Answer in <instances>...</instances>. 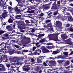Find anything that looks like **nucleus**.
Returning <instances> with one entry per match:
<instances>
[{
    "mask_svg": "<svg viewBox=\"0 0 73 73\" xmlns=\"http://www.w3.org/2000/svg\"><path fill=\"white\" fill-rule=\"evenodd\" d=\"M47 25H48V27H50L52 26V23H50L47 24Z\"/></svg>",
    "mask_w": 73,
    "mask_h": 73,
    "instance_id": "nucleus-38",
    "label": "nucleus"
},
{
    "mask_svg": "<svg viewBox=\"0 0 73 73\" xmlns=\"http://www.w3.org/2000/svg\"><path fill=\"white\" fill-rule=\"evenodd\" d=\"M31 9L30 8H29L28 9V11L27 12H28V13H34V11L33 10H31L30 11H30Z\"/></svg>",
    "mask_w": 73,
    "mask_h": 73,
    "instance_id": "nucleus-16",
    "label": "nucleus"
},
{
    "mask_svg": "<svg viewBox=\"0 0 73 73\" xmlns=\"http://www.w3.org/2000/svg\"><path fill=\"white\" fill-rule=\"evenodd\" d=\"M64 58V56H62V55H60V56H58L57 58H62V59H64V58Z\"/></svg>",
    "mask_w": 73,
    "mask_h": 73,
    "instance_id": "nucleus-23",
    "label": "nucleus"
},
{
    "mask_svg": "<svg viewBox=\"0 0 73 73\" xmlns=\"http://www.w3.org/2000/svg\"><path fill=\"white\" fill-rule=\"evenodd\" d=\"M2 70H3V71H5V68L4 66V67L2 68Z\"/></svg>",
    "mask_w": 73,
    "mask_h": 73,
    "instance_id": "nucleus-52",
    "label": "nucleus"
},
{
    "mask_svg": "<svg viewBox=\"0 0 73 73\" xmlns=\"http://www.w3.org/2000/svg\"><path fill=\"white\" fill-rule=\"evenodd\" d=\"M2 17L3 18L5 19V17H7V15H6V14H4L3 15H2Z\"/></svg>",
    "mask_w": 73,
    "mask_h": 73,
    "instance_id": "nucleus-37",
    "label": "nucleus"
},
{
    "mask_svg": "<svg viewBox=\"0 0 73 73\" xmlns=\"http://www.w3.org/2000/svg\"><path fill=\"white\" fill-rule=\"evenodd\" d=\"M8 8L9 11H12V10H13L14 9V7H11L9 6H8Z\"/></svg>",
    "mask_w": 73,
    "mask_h": 73,
    "instance_id": "nucleus-18",
    "label": "nucleus"
},
{
    "mask_svg": "<svg viewBox=\"0 0 73 73\" xmlns=\"http://www.w3.org/2000/svg\"><path fill=\"white\" fill-rule=\"evenodd\" d=\"M4 65L3 64H0V68H4Z\"/></svg>",
    "mask_w": 73,
    "mask_h": 73,
    "instance_id": "nucleus-60",
    "label": "nucleus"
},
{
    "mask_svg": "<svg viewBox=\"0 0 73 73\" xmlns=\"http://www.w3.org/2000/svg\"><path fill=\"white\" fill-rule=\"evenodd\" d=\"M46 48L47 49H52V48H54V46H46Z\"/></svg>",
    "mask_w": 73,
    "mask_h": 73,
    "instance_id": "nucleus-14",
    "label": "nucleus"
},
{
    "mask_svg": "<svg viewBox=\"0 0 73 73\" xmlns=\"http://www.w3.org/2000/svg\"><path fill=\"white\" fill-rule=\"evenodd\" d=\"M57 4L56 2H55L52 4V9H57L58 8L60 7V1H58L57 3Z\"/></svg>",
    "mask_w": 73,
    "mask_h": 73,
    "instance_id": "nucleus-3",
    "label": "nucleus"
},
{
    "mask_svg": "<svg viewBox=\"0 0 73 73\" xmlns=\"http://www.w3.org/2000/svg\"><path fill=\"white\" fill-rule=\"evenodd\" d=\"M15 60H14L13 62H17V61H20V58H18L17 57H15L14 58Z\"/></svg>",
    "mask_w": 73,
    "mask_h": 73,
    "instance_id": "nucleus-12",
    "label": "nucleus"
},
{
    "mask_svg": "<svg viewBox=\"0 0 73 73\" xmlns=\"http://www.w3.org/2000/svg\"><path fill=\"white\" fill-rule=\"evenodd\" d=\"M41 53V50H40L38 48H37L36 50V51L35 52V54L36 55L37 54L39 55V54H40Z\"/></svg>",
    "mask_w": 73,
    "mask_h": 73,
    "instance_id": "nucleus-8",
    "label": "nucleus"
},
{
    "mask_svg": "<svg viewBox=\"0 0 73 73\" xmlns=\"http://www.w3.org/2000/svg\"><path fill=\"white\" fill-rule=\"evenodd\" d=\"M3 36L4 37H8V35L7 34H3Z\"/></svg>",
    "mask_w": 73,
    "mask_h": 73,
    "instance_id": "nucleus-47",
    "label": "nucleus"
},
{
    "mask_svg": "<svg viewBox=\"0 0 73 73\" xmlns=\"http://www.w3.org/2000/svg\"><path fill=\"white\" fill-rule=\"evenodd\" d=\"M27 40L25 42V43L26 44H28L29 43H31V39L29 38H27Z\"/></svg>",
    "mask_w": 73,
    "mask_h": 73,
    "instance_id": "nucleus-9",
    "label": "nucleus"
},
{
    "mask_svg": "<svg viewBox=\"0 0 73 73\" xmlns=\"http://www.w3.org/2000/svg\"><path fill=\"white\" fill-rule=\"evenodd\" d=\"M66 15H68V16H70V14L69 13H67V12H66Z\"/></svg>",
    "mask_w": 73,
    "mask_h": 73,
    "instance_id": "nucleus-61",
    "label": "nucleus"
},
{
    "mask_svg": "<svg viewBox=\"0 0 73 73\" xmlns=\"http://www.w3.org/2000/svg\"><path fill=\"white\" fill-rule=\"evenodd\" d=\"M30 61H31V62H34V61H35V60H34L33 58H31L30 60Z\"/></svg>",
    "mask_w": 73,
    "mask_h": 73,
    "instance_id": "nucleus-49",
    "label": "nucleus"
},
{
    "mask_svg": "<svg viewBox=\"0 0 73 73\" xmlns=\"http://www.w3.org/2000/svg\"><path fill=\"white\" fill-rule=\"evenodd\" d=\"M4 48H7L8 50H10V49H11L10 46H7L5 45V46H4Z\"/></svg>",
    "mask_w": 73,
    "mask_h": 73,
    "instance_id": "nucleus-25",
    "label": "nucleus"
},
{
    "mask_svg": "<svg viewBox=\"0 0 73 73\" xmlns=\"http://www.w3.org/2000/svg\"><path fill=\"white\" fill-rule=\"evenodd\" d=\"M44 34H41L39 35V37H38V38H37V40H39V39L40 38V37H42V36H44Z\"/></svg>",
    "mask_w": 73,
    "mask_h": 73,
    "instance_id": "nucleus-20",
    "label": "nucleus"
},
{
    "mask_svg": "<svg viewBox=\"0 0 73 73\" xmlns=\"http://www.w3.org/2000/svg\"><path fill=\"white\" fill-rule=\"evenodd\" d=\"M25 22L27 24H29V23H31V22L28 20H26L25 21Z\"/></svg>",
    "mask_w": 73,
    "mask_h": 73,
    "instance_id": "nucleus-45",
    "label": "nucleus"
},
{
    "mask_svg": "<svg viewBox=\"0 0 73 73\" xmlns=\"http://www.w3.org/2000/svg\"><path fill=\"white\" fill-rule=\"evenodd\" d=\"M11 44V42L9 41H8L7 43V45H10Z\"/></svg>",
    "mask_w": 73,
    "mask_h": 73,
    "instance_id": "nucleus-59",
    "label": "nucleus"
},
{
    "mask_svg": "<svg viewBox=\"0 0 73 73\" xmlns=\"http://www.w3.org/2000/svg\"><path fill=\"white\" fill-rule=\"evenodd\" d=\"M13 20H12V19L10 18L9 19L8 21L9 23H13Z\"/></svg>",
    "mask_w": 73,
    "mask_h": 73,
    "instance_id": "nucleus-28",
    "label": "nucleus"
},
{
    "mask_svg": "<svg viewBox=\"0 0 73 73\" xmlns=\"http://www.w3.org/2000/svg\"><path fill=\"white\" fill-rule=\"evenodd\" d=\"M70 37H73V34H70Z\"/></svg>",
    "mask_w": 73,
    "mask_h": 73,
    "instance_id": "nucleus-64",
    "label": "nucleus"
},
{
    "mask_svg": "<svg viewBox=\"0 0 73 73\" xmlns=\"http://www.w3.org/2000/svg\"><path fill=\"white\" fill-rule=\"evenodd\" d=\"M58 62L59 63H62V62H64V60H59L58 61Z\"/></svg>",
    "mask_w": 73,
    "mask_h": 73,
    "instance_id": "nucleus-40",
    "label": "nucleus"
},
{
    "mask_svg": "<svg viewBox=\"0 0 73 73\" xmlns=\"http://www.w3.org/2000/svg\"><path fill=\"white\" fill-rule=\"evenodd\" d=\"M57 36H58V34H48L47 37H49V38L51 40L59 41V40L58 39Z\"/></svg>",
    "mask_w": 73,
    "mask_h": 73,
    "instance_id": "nucleus-1",
    "label": "nucleus"
},
{
    "mask_svg": "<svg viewBox=\"0 0 73 73\" xmlns=\"http://www.w3.org/2000/svg\"><path fill=\"white\" fill-rule=\"evenodd\" d=\"M35 32V30L34 29H33L31 31H29L28 32H29V33H31V32L33 33V32Z\"/></svg>",
    "mask_w": 73,
    "mask_h": 73,
    "instance_id": "nucleus-43",
    "label": "nucleus"
},
{
    "mask_svg": "<svg viewBox=\"0 0 73 73\" xmlns=\"http://www.w3.org/2000/svg\"><path fill=\"white\" fill-rule=\"evenodd\" d=\"M66 47V46H62V47H59V48H60L58 50H59L60 51H61V50H62V49H63L64 48H65Z\"/></svg>",
    "mask_w": 73,
    "mask_h": 73,
    "instance_id": "nucleus-22",
    "label": "nucleus"
},
{
    "mask_svg": "<svg viewBox=\"0 0 73 73\" xmlns=\"http://www.w3.org/2000/svg\"><path fill=\"white\" fill-rule=\"evenodd\" d=\"M3 60H7V56L6 55H5L3 56Z\"/></svg>",
    "mask_w": 73,
    "mask_h": 73,
    "instance_id": "nucleus-32",
    "label": "nucleus"
},
{
    "mask_svg": "<svg viewBox=\"0 0 73 73\" xmlns=\"http://www.w3.org/2000/svg\"><path fill=\"white\" fill-rule=\"evenodd\" d=\"M50 20H47L45 21V23L46 24V23H50Z\"/></svg>",
    "mask_w": 73,
    "mask_h": 73,
    "instance_id": "nucleus-42",
    "label": "nucleus"
},
{
    "mask_svg": "<svg viewBox=\"0 0 73 73\" xmlns=\"http://www.w3.org/2000/svg\"><path fill=\"white\" fill-rule=\"evenodd\" d=\"M56 26L57 27H61V26L62 25V23L59 21H56Z\"/></svg>",
    "mask_w": 73,
    "mask_h": 73,
    "instance_id": "nucleus-7",
    "label": "nucleus"
},
{
    "mask_svg": "<svg viewBox=\"0 0 73 73\" xmlns=\"http://www.w3.org/2000/svg\"><path fill=\"white\" fill-rule=\"evenodd\" d=\"M68 20L70 21H73V18L72 16H70L68 18Z\"/></svg>",
    "mask_w": 73,
    "mask_h": 73,
    "instance_id": "nucleus-26",
    "label": "nucleus"
},
{
    "mask_svg": "<svg viewBox=\"0 0 73 73\" xmlns=\"http://www.w3.org/2000/svg\"><path fill=\"white\" fill-rule=\"evenodd\" d=\"M17 7L19 10H20V11L22 10V9H23V5L22 3L17 5Z\"/></svg>",
    "mask_w": 73,
    "mask_h": 73,
    "instance_id": "nucleus-6",
    "label": "nucleus"
},
{
    "mask_svg": "<svg viewBox=\"0 0 73 73\" xmlns=\"http://www.w3.org/2000/svg\"><path fill=\"white\" fill-rule=\"evenodd\" d=\"M2 25V27H5V25H6V23H2L1 24Z\"/></svg>",
    "mask_w": 73,
    "mask_h": 73,
    "instance_id": "nucleus-33",
    "label": "nucleus"
},
{
    "mask_svg": "<svg viewBox=\"0 0 73 73\" xmlns=\"http://www.w3.org/2000/svg\"><path fill=\"white\" fill-rule=\"evenodd\" d=\"M8 5H6V4H5L3 5V8H4V9H6L7 8V7H8Z\"/></svg>",
    "mask_w": 73,
    "mask_h": 73,
    "instance_id": "nucleus-24",
    "label": "nucleus"
},
{
    "mask_svg": "<svg viewBox=\"0 0 73 73\" xmlns=\"http://www.w3.org/2000/svg\"><path fill=\"white\" fill-rule=\"evenodd\" d=\"M4 32H5V31H3V30L0 31V35H2L3 33H4Z\"/></svg>",
    "mask_w": 73,
    "mask_h": 73,
    "instance_id": "nucleus-35",
    "label": "nucleus"
},
{
    "mask_svg": "<svg viewBox=\"0 0 73 73\" xmlns=\"http://www.w3.org/2000/svg\"><path fill=\"white\" fill-rule=\"evenodd\" d=\"M2 4H3V5H4V4H6V3L4 1H2Z\"/></svg>",
    "mask_w": 73,
    "mask_h": 73,
    "instance_id": "nucleus-56",
    "label": "nucleus"
},
{
    "mask_svg": "<svg viewBox=\"0 0 73 73\" xmlns=\"http://www.w3.org/2000/svg\"><path fill=\"white\" fill-rule=\"evenodd\" d=\"M30 21H31L32 23H35V21H34V20H30Z\"/></svg>",
    "mask_w": 73,
    "mask_h": 73,
    "instance_id": "nucleus-58",
    "label": "nucleus"
},
{
    "mask_svg": "<svg viewBox=\"0 0 73 73\" xmlns=\"http://www.w3.org/2000/svg\"><path fill=\"white\" fill-rule=\"evenodd\" d=\"M50 31H53V27L50 28Z\"/></svg>",
    "mask_w": 73,
    "mask_h": 73,
    "instance_id": "nucleus-55",
    "label": "nucleus"
},
{
    "mask_svg": "<svg viewBox=\"0 0 73 73\" xmlns=\"http://www.w3.org/2000/svg\"><path fill=\"white\" fill-rule=\"evenodd\" d=\"M4 42H1V44H0V48L1 47H3L4 46Z\"/></svg>",
    "mask_w": 73,
    "mask_h": 73,
    "instance_id": "nucleus-29",
    "label": "nucleus"
},
{
    "mask_svg": "<svg viewBox=\"0 0 73 73\" xmlns=\"http://www.w3.org/2000/svg\"><path fill=\"white\" fill-rule=\"evenodd\" d=\"M46 40V38H44L43 39L40 40L39 41V42H45V41H49V40Z\"/></svg>",
    "mask_w": 73,
    "mask_h": 73,
    "instance_id": "nucleus-15",
    "label": "nucleus"
},
{
    "mask_svg": "<svg viewBox=\"0 0 73 73\" xmlns=\"http://www.w3.org/2000/svg\"><path fill=\"white\" fill-rule=\"evenodd\" d=\"M36 49V47H33L32 48L30 49H31L32 50H33V51H35Z\"/></svg>",
    "mask_w": 73,
    "mask_h": 73,
    "instance_id": "nucleus-39",
    "label": "nucleus"
},
{
    "mask_svg": "<svg viewBox=\"0 0 73 73\" xmlns=\"http://www.w3.org/2000/svg\"><path fill=\"white\" fill-rule=\"evenodd\" d=\"M44 8L45 9H48L49 8V6H44Z\"/></svg>",
    "mask_w": 73,
    "mask_h": 73,
    "instance_id": "nucleus-30",
    "label": "nucleus"
},
{
    "mask_svg": "<svg viewBox=\"0 0 73 73\" xmlns=\"http://www.w3.org/2000/svg\"><path fill=\"white\" fill-rule=\"evenodd\" d=\"M52 43H48L47 44V45H52Z\"/></svg>",
    "mask_w": 73,
    "mask_h": 73,
    "instance_id": "nucleus-63",
    "label": "nucleus"
},
{
    "mask_svg": "<svg viewBox=\"0 0 73 73\" xmlns=\"http://www.w3.org/2000/svg\"><path fill=\"white\" fill-rule=\"evenodd\" d=\"M6 29L8 30V31L12 32L13 30L12 27L10 25H8L6 26Z\"/></svg>",
    "mask_w": 73,
    "mask_h": 73,
    "instance_id": "nucleus-10",
    "label": "nucleus"
},
{
    "mask_svg": "<svg viewBox=\"0 0 73 73\" xmlns=\"http://www.w3.org/2000/svg\"><path fill=\"white\" fill-rule=\"evenodd\" d=\"M70 64L69 61L67 60L65 63L64 65V66H68V65H69Z\"/></svg>",
    "mask_w": 73,
    "mask_h": 73,
    "instance_id": "nucleus-13",
    "label": "nucleus"
},
{
    "mask_svg": "<svg viewBox=\"0 0 73 73\" xmlns=\"http://www.w3.org/2000/svg\"><path fill=\"white\" fill-rule=\"evenodd\" d=\"M66 27H70V24H69V23H68L66 25Z\"/></svg>",
    "mask_w": 73,
    "mask_h": 73,
    "instance_id": "nucleus-48",
    "label": "nucleus"
},
{
    "mask_svg": "<svg viewBox=\"0 0 73 73\" xmlns=\"http://www.w3.org/2000/svg\"><path fill=\"white\" fill-rule=\"evenodd\" d=\"M24 26H25V23L23 22L20 25L18 26V28L19 29H24L25 28V27Z\"/></svg>",
    "mask_w": 73,
    "mask_h": 73,
    "instance_id": "nucleus-4",
    "label": "nucleus"
},
{
    "mask_svg": "<svg viewBox=\"0 0 73 73\" xmlns=\"http://www.w3.org/2000/svg\"><path fill=\"white\" fill-rule=\"evenodd\" d=\"M27 58V56L25 55L23 56L22 58L23 59H25V58Z\"/></svg>",
    "mask_w": 73,
    "mask_h": 73,
    "instance_id": "nucleus-46",
    "label": "nucleus"
},
{
    "mask_svg": "<svg viewBox=\"0 0 73 73\" xmlns=\"http://www.w3.org/2000/svg\"><path fill=\"white\" fill-rule=\"evenodd\" d=\"M6 66L7 67V68H9L10 67V65L9 64H6Z\"/></svg>",
    "mask_w": 73,
    "mask_h": 73,
    "instance_id": "nucleus-53",
    "label": "nucleus"
},
{
    "mask_svg": "<svg viewBox=\"0 0 73 73\" xmlns=\"http://www.w3.org/2000/svg\"><path fill=\"white\" fill-rule=\"evenodd\" d=\"M62 38L63 39H66V38H67V36L66 35H63L61 36Z\"/></svg>",
    "mask_w": 73,
    "mask_h": 73,
    "instance_id": "nucleus-21",
    "label": "nucleus"
},
{
    "mask_svg": "<svg viewBox=\"0 0 73 73\" xmlns=\"http://www.w3.org/2000/svg\"><path fill=\"white\" fill-rule=\"evenodd\" d=\"M59 52H60V50H57L56 51H54L52 53V54H57V53H59Z\"/></svg>",
    "mask_w": 73,
    "mask_h": 73,
    "instance_id": "nucleus-17",
    "label": "nucleus"
},
{
    "mask_svg": "<svg viewBox=\"0 0 73 73\" xmlns=\"http://www.w3.org/2000/svg\"><path fill=\"white\" fill-rule=\"evenodd\" d=\"M16 1L18 2V4H20L21 3V0H16Z\"/></svg>",
    "mask_w": 73,
    "mask_h": 73,
    "instance_id": "nucleus-51",
    "label": "nucleus"
},
{
    "mask_svg": "<svg viewBox=\"0 0 73 73\" xmlns=\"http://www.w3.org/2000/svg\"><path fill=\"white\" fill-rule=\"evenodd\" d=\"M70 31L71 32H73V28H70Z\"/></svg>",
    "mask_w": 73,
    "mask_h": 73,
    "instance_id": "nucleus-62",
    "label": "nucleus"
},
{
    "mask_svg": "<svg viewBox=\"0 0 73 73\" xmlns=\"http://www.w3.org/2000/svg\"><path fill=\"white\" fill-rule=\"evenodd\" d=\"M63 54L64 55L66 56H65V57H66V56H68V52H63Z\"/></svg>",
    "mask_w": 73,
    "mask_h": 73,
    "instance_id": "nucleus-27",
    "label": "nucleus"
},
{
    "mask_svg": "<svg viewBox=\"0 0 73 73\" xmlns=\"http://www.w3.org/2000/svg\"><path fill=\"white\" fill-rule=\"evenodd\" d=\"M72 40V39L70 38H69L67 40V44H69V45H72L73 44V42L71 41Z\"/></svg>",
    "mask_w": 73,
    "mask_h": 73,
    "instance_id": "nucleus-11",
    "label": "nucleus"
},
{
    "mask_svg": "<svg viewBox=\"0 0 73 73\" xmlns=\"http://www.w3.org/2000/svg\"><path fill=\"white\" fill-rule=\"evenodd\" d=\"M14 9L15 11H18V9H18L17 6L16 7H15L14 9Z\"/></svg>",
    "mask_w": 73,
    "mask_h": 73,
    "instance_id": "nucleus-34",
    "label": "nucleus"
},
{
    "mask_svg": "<svg viewBox=\"0 0 73 73\" xmlns=\"http://www.w3.org/2000/svg\"><path fill=\"white\" fill-rule=\"evenodd\" d=\"M54 12V16H56V15H57V14L58 13V12L57 11H55Z\"/></svg>",
    "mask_w": 73,
    "mask_h": 73,
    "instance_id": "nucleus-41",
    "label": "nucleus"
},
{
    "mask_svg": "<svg viewBox=\"0 0 73 73\" xmlns=\"http://www.w3.org/2000/svg\"><path fill=\"white\" fill-rule=\"evenodd\" d=\"M22 52H28V50H24Z\"/></svg>",
    "mask_w": 73,
    "mask_h": 73,
    "instance_id": "nucleus-54",
    "label": "nucleus"
},
{
    "mask_svg": "<svg viewBox=\"0 0 73 73\" xmlns=\"http://www.w3.org/2000/svg\"><path fill=\"white\" fill-rule=\"evenodd\" d=\"M41 57L42 56H39L38 57V62H41V61L42 60V59Z\"/></svg>",
    "mask_w": 73,
    "mask_h": 73,
    "instance_id": "nucleus-19",
    "label": "nucleus"
},
{
    "mask_svg": "<svg viewBox=\"0 0 73 73\" xmlns=\"http://www.w3.org/2000/svg\"><path fill=\"white\" fill-rule=\"evenodd\" d=\"M42 52L43 53H46L47 52H52V50H50V51L48 49H46V48H44L42 49Z\"/></svg>",
    "mask_w": 73,
    "mask_h": 73,
    "instance_id": "nucleus-5",
    "label": "nucleus"
},
{
    "mask_svg": "<svg viewBox=\"0 0 73 73\" xmlns=\"http://www.w3.org/2000/svg\"><path fill=\"white\" fill-rule=\"evenodd\" d=\"M14 46L15 47H16L18 49L19 48V46H17V45H15Z\"/></svg>",
    "mask_w": 73,
    "mask_h": 73,
    "instance_id": "nucleus-57",
    "label": "nucleus"
},
{
    "mask_svg": "<svg viewBox=\"0 0 73 73\" xmlns=\"http://www.w3.org/2000/svg\"><path fill=\"white\" fill-rule=\"evenodd\" d=\"M40 15V16H41V17H42L43 16H44V13H40V14L39 15Z\"/></svg>",
    "mask_w": 73,
    "mask_h": 73,
    "instance_id": "nucleus-50",
    "label": "nucleus"
},
{
    "mask_svg": "<svg viewBox=\"0 0 73 73\" xmlns=\"http://www.w3.org/2000/svg\"><path fill=\"white\" fill-rule=\"evenodd\" d=\"M16 19H19L20 20H23V18L21 17H16Z\"/></svg>",
    "mask_w": 73,
    "mask_h": 73,
    "instance_id": "nucleus-44",
    "label": "nucleus"
},
{
    "mask_svg": "<svg viewBox=\"0 0 73 73\" xmlns=\"http://www.w3.org/2000/svg\"><path fill=\"white\" fill-rule=\"evenodd\" d=\"M10 25L12 27H15V26H16V24L14 22L12 23L11 24H10Z\"/></svg>",
    "mask_w": 73,
    "mask_h": 73,
    "instance_id": "nucleus-31",
    "label": "nucleus"
},
{
    "mask_svg": "<svg viewBox=\"0 0 73 73\" xmlns=\"http://www.w3.org/2000/svg\"><path fill=\"white\" fill-rule=\"evenodd\" d=\"M11 68H16V66L15 65H13L11 66Z\"/></svg>",
    "mask_w": 73,
    "mask_h": 73,
    "instance_id": "nucleus-36",
    "label": "nucleus"
},
{
    "mask_svg": "<svg viewBox=\"0 0 73 73\" xmlns=\"http://www.w3.org/2000/svg\"><path fill=\"white\" fill-rule=\"evenodd\" d=\"M25 62V65H27L26 66H24L23 67V69L24 71H28V70H29L30 69V67L29 66H31V65H29V64H31V63L28 61H26Z\"/></svg>",
    "mask_w": 73,
    "mask_h": 73,
    "instance_id": "nucleus-2",
    "label": "nucleus"
}]
</instances>
